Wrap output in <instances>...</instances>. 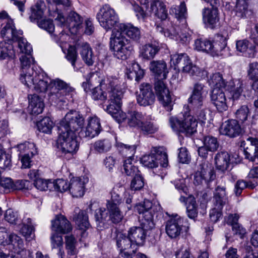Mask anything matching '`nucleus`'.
I'll use <instances>...</instances> for the list:
<instances>
[{
    "label": "nucleus",
    "mask_w": 258,
    "mask_h": 258,
    "mask_svg": "<svg viewBox=\"0 0 258 258\" xmlns=\"http://www.w3.org/2000/svg\"><path fill=\"white\" fill-rule=\"evenodd\" d=\"M27 77L25 81H21L23 84L37 92H45L49 89V99L56 103L64 102L65 96L73 90L63 81L58 78L51 80L41 70L35 72L30 70Z\"/></svg>",
    "instance_id": "nucleus-1"
},
{
    "label": "nucleus",
    "mask_w": 258,
    "mask_h": 258,
    "mask_svg": "<svg viewBox=\"0 0 258 258\" xmlns=\"http://www.w3.org/2000/svg\"><path fill=\"white\" fill-rule=\"evenodd\" d=\"M123 91L119 81L114 78H107L95 87L92 91L94 100H105L108 99L109 104L106 111L113 117H117L121 109Z\"/></svg>",
    "instance_id": "nucleus-2"
},
{
    "label": "nucleus",
    "mask_w": 258,
    "mask_h": 258,
    "mask_svg": "<svg viewBox=\"0 0 258 258\" xmlns=\"http://www.w3.org/2000/svg\"><path fill=\"white\" fill-rule=\"evenodd\" d=\"M152 203L148 200L137 204L136 210L139 214H142L141 227L134 226L130 228L128 234L136 247L144 244L147 236V230L153 228V211L152 210Z\"/></svg>",
    "instance_id": "nucleus-3"
},
{
    "label": "nucleus",
    "mask_w": 258,
    "mask_h": 258,
    "mask_svg": "<svg viewBox=\"0 0 258 258\" xmlns=\"http://www.w3.org/2000/svg\"><path fill=\"white\" fill-rule=\"evenodd\" d=\"M209 86L213 89H225L230 92L233 100L237 99L243 91V84L240 80L226 82L222 75L216 73L210 75L208 79Z\"/></svg>",
    "instance_id": "nucleus-4"
},
{
    "label": "nucleus",
    "mask_w": 258,
    "mask_h": 258,
    "mask_svg": "<svg viewBox=\"0 0 258 258\" xmlns=\"http://www.w3.org/2000/svg\"><path fill=\"white\" fill-rule=\"evenodd\" d=\"M180 116H171L169 118V123L172 129L176 132L183 133L190 136L197 132L198 122L190 114L188 107Z\"/></svg>",
    "instance_id": "nucleus-5"
},
{
    "label": "nucleus",
    "mask_w": 258,
    "mask_h": 258,
    "mask_svg": "<svg viewBox=\"0 0 258 258\" xmlns=\"http://www.w3.org/2000/svg\"><path fill=\"white\" fill-rule=\"evenodd\" d=\"M110 39V47L114 56L122 60L127 59L133 50L128 40L117 28L112 30Z\"/></svg>",
    "instance_id": "nucleus-6"
},
{
    "label": "nucleus",
    "mask_w": 258,
    "mask_h": 258,
    "mask_svg": "<svg viewBox=\"0 0 258 258\" xmlns=\"http://www.w3.org/2000/svg\"><path fill=\"white\" fill-rule=\"evenodd\" d=\"M216 177L212 164L204 161L200 164L194 175L193 183L198 190L209 187V183Z\"/></svg>",
    "instance_id": "nucleus-7"
},
{
    "label": "nucleus",
    "mask_w": 258,
    "mask_h": 258,
    "mask_svg": "<svg viewBox=\"0 0 258 258\" xmlns=\"http://www.w3.org/2000/svg\"><path fill=\"white\" fill-rule=\"evenodd\" d=\"M100 26L106 31L118 28L119 17L115 11L108 5H103L96 15Z\"/></svg>",
    "instance_id": "nucleus-8"
},
{
    "label": "nucleus",
    "mask_w": 258,
    "mask_h": 258,
    "mask_svg": "<svg viewBox=\"0 0 258 258\" xmlns=\"http://www.w3.org/2000/svg\"><path fill=\"white\" fill-rule=\"evenodd\" d=\"M84 122L85 118L80 112L71 110L60 121L58 130L69 132L71 131L75 133L83 128Z\"/></svg>",
    "instance_id": "nucleus-9"
},
{
    "label": "nucleus",
    "mask_w": 258,
    "mask_h": 258,
    "mask_svg": "<svg viewBox=\"0 0 258 258\" xmlns=\"http://www.w3.org/2000/svg\"><path fill=\"white\" fill-rule=\"evenodd\" d=\"M188 229L187 220L177 215L169 219L165 226L166 233L171 238H176L183 232L187 233Z\"/></svg>",
    "instance_id": "nucleus-10"
},
{
    "label": "nucleus",
    "mask_w": 258,
    "mask_h": 258,
    "mask_svg": "<svg viewBox=\"0 0 258 258\" xmlns=\"http://www.w3.org/2000/svg\"><path fill=\"white\" fill-rule=\"evenodd\" d=\"M57 143L62 152L64 153H73L79 148V144L75 133L70 131H59Z\"/></svg>",
    "instance_id": "nucleus-11"
},
{
    "label": "nucleus",
    "mask_w": 258,
    "mask_h": 258,
    "mask_svg": "<svg viewBox=\"0 0 258 258\" xmlns=\"http://www.w3.org/2000/svg\"><path fill=\"white\" fill-rule=\"evenodd\" d=\"M107 212L105 209L100 208L98 212L96 213V220L99 223H104L106 220L107 215L110 219L114 223H118L123 219V215L116 203L108 202L106 204Z\"/></svg>",
    "instance_id": "nucleus-12"
},
{
    "label": "nucleus",
    "mask_w": 258,
    "mask_h": 258,
    "mask_svg": "<svg viewBox=\"0 0 258 258\" xmlns=\"http://www.w3.org/2000/svg\"><path fill=\"white\" fill-rule=\"evenodd\" d=\"M116 245L119 249V258H133L137 251L128 234L119 233L116 236Z\"/></svg>",
    "instance_id": "nucleus-13"
},
{
    "label": "nucleus",
    "mask_w": 258,
    "mask_h": 258,
    "mask_svg": "<svg viewBox=\"0 0 258 258\" xmlns=\"http://www.w3.org/2000/svg\"><path fill=\"white\" fill-rule=\"evenodd\" d=\"M154 89L159 102L167 111H171L174 102L166 85L163 81L158 80L155 83Z\"/></svg>",
    "instance_id": "nucleus-14"
},
{
    "label": "nucleus",
    "mask_w": 258,
    "mask_h": 258,
    "mask_svg": "<svg viewBox=\"0 0 258 258\" xmlns=\"http://www.w3.org/2000/svg\"><path fill=\"white\" fill-rule=\"evenodd\" d=\"M155 101V96L151 85L149 83H142L140 86V92L137 95V101L139 105L148 106L152 105Z\"/></svg>",
    "instance_id": "nucleus-15"
},
{
    "label": "nucleus",
    "mask_w": 258,
    "mask_h": 258,
    "mask_svg": "<svg viewBox=\"0 0 258 258\" xmlns=\"http://www.w3.org/2000/svg\"><path fill=\"white\" fill-rule=\"evenodd\" d=\"M211 100L217 110L223 112L228 109V105L224 89H212L210 94Z\"/></svg>",
    "instance_id": "nucleus-16"
},
{
    "label": "nucleus",
    "mask_w": 258,
    "mask_h": 258,
    "mask_svg": "<svg viewBox=\"0 0 258 258\" xmlns=\"http://www.w3.org/2000/svg\"><path fill=\"white\" fill-rule=\"evenodd\" d=\"M220 132L222 135L234 138L240 134L241 128L237 120L231 119L225 121L222 123Z\"/></svg>",
    "instance_id": "nucleus-17"
},
{
    "label": "nucleus",
    "mask_w": 258,
    "mask_h": 258,
    "mask_svg": "<svg viewBox=\"0 0 258 258\" xmlns=\"http://www.w3.org/2000/svg\"><path fill=\"white\" fill-rule=\"evenodd\" d=\"M72 227L70 222L63 215L56 216L51 220V230L57 233L65 234L70 232Z\"/></svg>",
    "instance_id": "nucleus-18"
},
{
    "label": "nucleus",
    "mask_w": 258,
    "mask_h": 258,
    "mask_svg": "<svg viewBox=\"0 0 258 258\" xmlns=\"http://www.w3.org/2000/svg\"><path fill=\"white\" fill-rule=\"evenodd\" d=\"M23 32L21 30L16 29L13 20H9L6 23V25L1 31V36L8 41H15L22 35Z\"/></svg>",
    "instance_id": "nucleus-19"
},
{
    "label": "nucleus",
    "mask_w": 258,
    "mask_h": 258,
    "mask_svg": "<svg viewBox=\"0 0 258 258\" xmlns=\"http://www.w3.org/2000/svg\"><path fill=\"white\" fill-rule=\"evenodd\" d=\"M204 23L209 28H215L219 22L218 11L216 7L211 9L205 8L202 12Z\"/></svg>",
    "instance_id": "nucleus-20"
},
{
    "label": "nucleus",
    "mask_w": 258,
    "mask_h": 258,
    "mask_svg": "<svg viewBox=\"0 0 258 258\" xmlns=\"http://www.w3.org/2000/svg\"><path fill=\"white\" fill-rule=\"evenodd\" d=\"M227 36L226 33L224 34H217L212 41V48L211 54L213 55H218L221 54V52L225 49L227 45Z\"/></svg>",
    "instance_id": "nucleus-21"
},
{
    "label": "nucleus",
    "mask_w": 258,
    "mask_h": 258,
    "mask_svg": "<svg viewBox=\"0 0 258 258\" xmlns=\"http://www.w3.org/2000/svg\"><path fill=\"white\" fill-rule=\"evenodd\" d=\"M81 58L88 66H92L96 60V56L94 54L93 50L87 43H83L79 48Z\"/></svg>",
    "instance_id": "nucleus-22"
},
{
    "label": "nucleus",
    "mask_w": 258,
    "mask_h": 258,
    "mask_svg": "<svg viewBox=\"0 0 258 258\" xmlns=\"http://www.w3.org/2000/svg\"><path fill=\"white\" fill-rule=\"evenodd\" d=\"M250 146L244 150L245 158L249 161L258 163V140L255 138L249 137L247 139Z\"/></svg>",
    "instance_id": "nucleus-23"
},
{
    "label": "nucleus",
    "mask_w": 258,
    "mask_h": 258,
    "mask_svg": "<svg viewBox=\"0 0 258 258\" xmlns=\"http://www.w3.org/2000/svg\"><path fill=\"white\" fill-rule=\"evenodd\" d=\"M101 130L99 119L97 117H89L84 131L85 136L93 138L97 136Z\"/></svg>",
    "instance_id": "nucleus-24"
},
{
    "label": "nucleus",
    "mask_w": 258,
    "mask_h": 258,
    "mask_svg": "<svg viewBox=\"0 0 258 258\" xmlns=\"http://www.w3.org/2000/svg\"><path fill=\"white\" fill-rule=\"evenodd\" d=\"M214 159L217 169L222 172L227 170L232 162L230 155L224 151L218 152Z\"/></svg>",
    "instance_id": "nucleus-25"
},
{
    "label": "nucleus",
    "mask_w": 258,
    "mask_h": 258,
    "mask_svg": "<svg viewBox=\"0 0 258 258\" xmlns=\"http://www.w3.org/2000/svg\"><path fill=\"white\" fill-rule=\"evenodd\" d=\"M117 29L121 33L124 32L126 35L133 41H137L141 37L139 28L130 23L119 24Z\"/></svg>",
    "instance_id": "nucleus-26"
},
{
    "label": "nucleus",
    "mask_w": 258,
    "mask_h": 258,
    "mask_svg": "<svg viewBox=\"0 0 258 258\" xmlns=\"http://www.w3.org/2000/svg\"><path fill=\"white\" fill-rule=\"evenodd\" d=\"M28 99V107L30 113L35 115L41 113L44 107L43 99L36 94L29 95Z\"/></svg>",
    "instance_id": "nucleus-27"
},
{
    "label": "nucleus",
    "mask_w": 258,
    "mask_h": 258,
    "mask_svg": "<svg viewBox=\"0 0 258 258\" xmlns=\"http://www.w3.org/2000/svg\"><path fill=\"white\" fill-rule=\"evenodd\" d=\"M20 60L21 64V72L20 74V80L21 81H25L26 77L29 75L30 70L33 72L35 71L33 67H31V62L33 61V58L31 55V54H23L20 57Z\"/></svg>",
    "instance_id": "nucleus-28"
},
{
    "label": "nucleus",
    "mask_w": 258,
    "mask_h": 258,
    "mask_svg": "<svg viewBox=\"0 0 258 258\" xmlns=\"http://www.w3.org/2000/svg\"><path fill=\"white\" fill-rule=\"evenodd\" d=\"M150 70L157 77L165 79L168 73L166 62L162 60H153L149 65Z\"/></svg>",
    "instance_id": "nucleus-29"
},
{
    "label": "nucleus",
    "mask_w": 258,
    "mask_h": 258,
    "mask_svg": "<svg viewBox=\"0 0 258 258\" xmlns=\"http://www.w3.org/2000/svg\"><path fill=\"white\" fill-rule=\"evenodd\" d=\"M89 181L87 177L81 176L75 177L71 179L69 183V190L71 192H82L84 193L85 190V185Z\"/></svg>",
    "instance_id": "nucleus-30"
},
{
    "label": "nucleus",
    "mask_w": 258,
    "mask_h": 258,
    "mask_svg": "<svg viewBox=\"0 0 258 258\" xmlns=\"http://www.w3.org/2000/svg\"><path fill=\"white\" fill-rule=\"evenodd\" d=\"M237 50L245 56L253 57L255 54V46L250 41L243 39L238 40L236 44Z\"/></svg>",
    "instance_id": "nucleus-31"
},
{
    "label": "nucleus",
    "mask_w": 258,
    "mask_h": 258,
    "mask_svg": "<svg viewBox=\"0 0 258 258\" xmlns=\"http://www.w3.org/2000/svg\"><path fill=\"white\" fill-rule=\"evenodd\" d=\"M45 4L40 1L31 8V13L29 14V19L31 22H37L43 19L45 10Z\"/></svg>",
    "instance_id": "nucleus-32"
},
{
    "label": "nucleus",
    "mask_w": 258,
    "mask_h": 258,
    "mask_svg": "<svg viewBox=\"0 0 258 258\" xmlns=\"http://www.w3.org/2000/svg\"><path fill=\"white\" fill-rule=\"evenodd\" d=\"M75 213L76 214L74 217V220L80 229H88L90 226V223L88 221V216L85 211L80 210L76 208L75 210Z\"/></svg>",
    "instance_id": "nucleus-33"
},
{
    "label": "nucleus",
    "mask_w": 258,
    "mask_h": 258,
    "mask_svg": "<svg viewBox=\"0 0 258 258\" xmlns=\"http://www.w3.org/2000/svg\"><path fill=\"white\" fill-rule=\"evenodd\" d=\"M151 13L162 20L167 17V12L164 3L158 0H154L151 4Z\"/></svg>",
    "instance_id": "nucleus-34"
},
{
    "label": "nucleus",
    "mask_w": 258,
    "mask_h": 258,
    "mask_svg": "<svg viewBox=\"0 0 258 258\" xmlns=\"http://www.w3.org/2000/svg\"><path fill=\"white\" fill-rule=\"evenodd\" d=\"M145 115L142 112L131 111L128 113L127 124L130 126L140 128L143 121L145 120Z\"/></svg>",
    "instance_id": "nucleus-35"
},
{
    "label": "nucleus",
    "mask_w": 258,
    "mask_h": 258,
    "mask_svg": "<svg viewBox=\"0 0 258 258\" xmlns=\"http://www.w3.org/2000/svg\"><path fill=\"white\" fill-rule=\"evenodd\" d=\"M159 50L158 46L152 44L143 45L140 49V56L143 59L150 60L154 57Z\"/></svg>",
    "instance_id": "nucleus-36"
},
{
    "label": "nucleus",
    "mask_w": 258,
    "mask_h": 258,
    "mask_svg": "<svg viewBox=\"0 0 258 258\" xmlns=\"http://www.w3.org/2000/svg\"><path fill=\"white\" fill-rule=\"evenodd\" d=\"M6 244H12L14 252L18 254H21L22 253L26 252V250H24L23 240L15 234H11L9 235L8 243Z\"/></svg>",
    "instance_id": "nucleus-37"
},
{
    "label": "nucleus",
    "mask_w": 258,
    "mask_h": 258,
    "mask_svg": "<svg viewBox=\"0 0 258 258\" xmlns=\"http://www.w3.org/2000/svg\"><path fill=\"white\" fill-rule=\"evenodd\" d=\"M247 76L249 79L253 81L252 88L255 91H258V62H253L248 65Z\"/></svg>",
    "instance_id": "nucleus-38"
},
{
    "label": "nucleus",
    "mask_w": 258,
    "mask_h": 258,
    "mask_svg": "<svg viewBox=\"0 0 258 258\" xmlns=\"http://www.w3.org/2000/svg\"><path fill=\"white\" fill-rule=\"evenodd\" d=\"M135 159L127 158L124 160L123 168L124 173L130 176H134L140 173Z\"/></svg>",
    "instance_id": "nucleus-39"
},
{
    "label": "nucleus",
    "mask_w": 258,
    "mask_h": 258,
    "mask_svg": "<svg viewBox=\"0 0 258 258\" xmlns=\"http://www.w3.org/2000/svg\"><path fill=\"white\" fill-rule=\"evenodd\" d=\"M15 55V52L11 44L6 42L0 43V59L12 58Z\"/></svg>",
    "instance_id": "nucleus-40"
},
{
    "label": "nucleus",
    "mask_w": 258,
    "mask_h": 258,
    "mask_svg": "<svg viewBox=\"0 0 258 258\" xmlns=\"http://www.w3.org/2000/svg\"><path fill=\"white\" fill-rule=\"evenodd\" d=\"M83 21V18L75 12H71L68 17L67 23L70 28L76 29L80 28Z\"/></svg>",
    "instance_id": "nucleus-41"
},
{
    "label": "nucleus",
    "mask_w": 258,
    "mask_h": 258,
    "mask_svg": "<svg viewBox=\"0 0 258 258\" xmlns=\"http://www.w3.org/2000/svg\"><path fill=\"white\" fill-rule=\"evenodd\" d=\"M25 223L21 228V232L26 238V240L30 241L35 237L34 226L32 224V220L30 218H27Z\"/></svg>",
    "instance_id": "nucleus-42"
},
{
    "label": "nucleus",
    "mask_w": 258,
    "mask_h": 258,
    "mask_svg": "<svg viewBox=\"0 0 258 258\" xmlns=\"http://www.w3.org/2000/svg\"><path fill=\"white\" fill-rule=\"evenodd\" d=\"M141 162L144 166L156 168L158 165L157 153L154 152L149 155L143 156L141 159Z\"/></svg>",
    "instance_id": "nucleus-43"
},
{
    "label": "nucleus",
    "mask_w": 258,
    "mask_h": 258,
    "mask_svg": "<svg viewBox=\"0 0 258 258\" xmlns=\"http://www.w3.org/2000/svg\"><path fill=\"white\" fill-rule=\"evenodd\" d=\"M94 149L98 153H104L109 151L112 147V143L109 139L100 140L93 145Z\"/></svg>",
    "instance_id": "nucleus-44"
},
{
    "label": "nucleus",
    "mask_w": 258,
    "mask_h": 258,
    "mask_svg": "<svg viewBox=\"0 0 258 258\" xmlns=\"http://www.w3.org/2000/svg\"><path fill=\"white\" fill-rule=\"evenodd\" d=\"M19 154L36 155L37 154V150L35 145L33 143L25 142L18 145Z\"/></svg>",
    "instance_id": "nucleus-45"
},
{
    "label": "nucleus",
    "mask_w": 258,
    "mask_h": 258,
    "mask_svg": "<svg viewBox=\"0 0 258 258\" xmlns=\"http://www.w3.org/2000/svg\"><path fill=\"white\" fill-rule=\"evenodd\" d=\"M170 14L174 15L178 20H184L187 15L186 8L184 2H181L179 6H172L170 11Z\"/></svg>",
    "instance_id": "nucleus-46"
},
{
    "label": "nucleus",
    "mask_w": 258,
    "mask_h": 258,
    "mask_svg": "<svg viewBox=\"0 0 258 258\" xmlns=\"http://www.w3.org/2000/svg\"><path fill=\"white\" fill-rule=\"evenodd\" d=\"M126 74L128 79H135L136 81L139 82L143 77L144 72L138 63H134L132 69H130Z\"/></svg>",
    "instance_id": "nucleus-47"
},
{
    "label": "nucleus",
    "mask_w": 258,
    "mask_h": 258,
    "mask_svg": "<svg viewBox=\"0 0 258 258\" xmlns=\"http://www.w3.org/2000/svg\"><path fill=\"white\" fill-rule=\"evenodd\" d=\"M118 147L119 152L122 156L126 159H134V155L136 150V146L135 145L128 146L123 143H119Z\"/></svg>",
    "instance_id": "nucleus-48"
},
{
    "label": "nucleus",
    "mask_w": 258,
    "mask_h": 258,
    "mask_svg": "<svg viewBox=\"0 0 258 258\" xmlns=\"http://www.w3.org/2000/svg\"><path fill=\"white\" fill-rule=\"evenodd\" d=\"M206 96L191 93L188 98V103L193 109H200L203 106L204 101Z\"/></svg>",
    "instance_id": "nucleus-49"
},
{
    "label": "nucleus",
    "mask_w": 258,
    "mask_h": 258,
    "mask_svg": "<svg viewBox=\"0 0 258 258\" xmlns=\"http://www.w3.org/2000/svg\"><path fill=\"white\" fill-rule=\"evenodd\" d=\"M38 129L39 131L46 134H49L54 126V124L51 119L46 117L39 121L37 124Z\"/></svg>",
    "instance_id": "nucleus-50"
},
{
    "label": "nucleus",
    "mask_w": 258,
    "mask_h": 258,
    "mask_svg": "<svg viewBox=\"0 0 258 258\" xmlns=\"http://www.w3.org/2000/svg\"><path fill=\"white\" fill-rule=\"evenodd\" d=\"M51 188H53L54 190L59 192H67L69 190V183L63 179H57L52 183H50Z\"/></svg>",
    "instance_id": "nucleus-51"
},
{
    "label": "nucleus",
    "mask_w": 258,
    "mask_h": 258,
    "mask_svg": "<svg viewBox=\"0 0 258 258\" xmlns=\"http://www.w3.org/2000/svg\"><path fill=\"white\" fill-rule=\"evenodd\" d=\"M236 15L240 18L246 17L248 13V3L246 0H237L235 7Z\"/></svg>",
    "instance_id": "nucleus-52"
},
{
    "label": "nucleus",
    "mask_w": 258,
    "mask_h": 258,
    "mask_svg": "<svg viewBox=\"0 0 258 258\" xmlns=\"http://www.w3.org/2000/svg\"><path fill=\"white\" fill-rule=\"evenodd\" d=\"M212 41L207 39H198L195 42V47L198 51L210 53L211 51Z\"/></svg>",
    "instance_id": "nucleus-53"
},
{
    "label": "nucleus",
    "mask_w": 258,
    "mask_h": 258,
    "mask_svg": "<svg viewBox=\"0 0 258 258\" xmlns=\"http://www.w3.org/2000/svg\"><path fill=\"white\" fill-rule=\"evenodd\" d=\"M78 57V53L76 48L73 46H70L66 55V58L70 61L73 67L74 71L78 72L79 68L76 66V62Z\"/></svg>",
    "instance_id": "nucleus-54"
},
{
    "label": "nucleus",
    "mask_w": 258,
    "mask_h": 258,
    "mask_svg": "<svg viewBox=\"0 0 258 258\" xmlns=\"http://www.w3.org/2000/svg\"><path fill=\"white\" fill-rule=\"evenodd\" d=\"M182 72L187 73L190 76H198L200 73V69L194 65L191 60L188 58V60L183 63Z\"/></svg>",
    "instance_id": "nucleus-55"
},
{
    "label": "nucleus",
    "mask_w": 258,
    "mask_h": 258,
    "mask_svg": "<svg viewBox=\"0 0 258 258\" xmlns=\"http://www.w3.org/2000/svg\"><path fill=\"white\" fill-rule=\"evenodd\" d=\"M65 240L66 247L68 254L72 255H75L77 253V250L76 248L77 242L75 237L72 235L66 236Z\"/></svg>",
    "instance_id": "nucleus-56"
},
{
    "label": "nucleus",
    "mask_w": 258,
    "mask_h": 258,
    "mask_svg": "<svg viewBox=\"0 0 258 258\" xmlns=\"http://www.w3.org/2000/svg\"><path fill=\"white\" fill-rule=\"evenodd\" d=\"M144 134H151L155 133L158 127L150 120H148L145 118V120L143 121V123L141 124L139 128Z\"/></svg>",
    "instance_id": "nucleus-57"
},
{
    "label": "nucleus",
    "mask_w": 258,
    "mask_h": 258,
    "mask_svg": "<svg viewBox=\"0 0 258 258\" xmlns=\"http://www.w3.org/2000/svg\"><path fill=\"white\" fill-rule=\"evenodd\" d=\"M22 36H20L18 39H15V41H18V47L21 53L26 54H31L32 51V46Z\"/></svg>",
    "instance_id": "nucleus-58"
},
{
    "label": "nucleus",
    "mask_w": 258,
    "mask_h": 258,
    "mask_svg": "<svg viewBox=\"0 0 258 258\" xmlns=\"http://www.w3.org/2000/svg\"><path fill=\"white\" fill-rule=\"evenodd\" d=\"M38 26L45 30L48 33L51 34L54 31V25L52 20L43 18L41 21H38Z\"/></svg>",
    "instance_id": "nucleus-59"
},
{
    "label": "nucleus",
    "mask_w": 258,
    "mask_h": 258,
    "mask_svg": "<svg viewBox=\"0 0 258 258\" xmlns=\"http://www.w3.org/2000/svg\"><path fill=\"white\" fill-rule=\"evenodd\" d=\"M50 183L52 181L50 180H46L42 178L36 179L34 182L35 186L40 191H47L48 189L50 191H53L51 189Z\"/></svg>",
    "instance_id": "nucleus-60"
},
{
    "label": "nucleus",
    "mask_w": 258,
    "mask_h": 258,
    "mask_svg": "<svg viewBox=\"0 0 258 258\" xmlns=\"http://www.w3.org/2000/svg\"><path fill=\"white\" fill-rule=\"evenodd\" d=\"M204 145L210 150V152H215L219 147V144L216 138L212 136L205 137Z\"/></svg>",
    "instance_id": "nucleus-61"
},
{
    "label": "nucleus",
    "mask_w": 258,
    "mask_h": 258,
    "mask_svg": "<svg viewBox=\"0 0 258 258\" xmlns=\"http://www.w3.org/2000/svg\"><path fill=\"white\" fill-rule=\"evenodd\" d=\"M144 185L143 178L140 173L134 176V179L131 184L132 190L134 191H140L144 187Z\"/></svg>",
    "instance_id": "nucleus-62"
},
{
    "label": "nucleus",
    "mask_w": 258,
    "mask_h": 258,
    "mask_svg": "<svg viewBox=\"0 0 258 258\" xmlns=\"http://www.w3.org/2000/svg\"><path fill=\"white\" fill-rule=\"evenodd\" d=\"M189 57L185 53L174 54L171 55V65H174L175 69L179 63H182L188 60Z\"/></svg>",
    "instance_id": "nucleus-63"
},
{
    "label": "nucleus",
    "mask_w": 258,
    "mask_h": 258,
    "mask_svg": "<svg viewBox=\"0 0 258 258\" xmlns=\"http://www.w3.org/2000/svg\"><path fill=\"white\" fill-rule=\"evenodd\" d=\"M249 115V109L245 105L241 106L235 113L236 118L242 123L244 122L247 119Z\"/></svg>",
    "instance_id": "nucleus-64"
}]
</instances>
